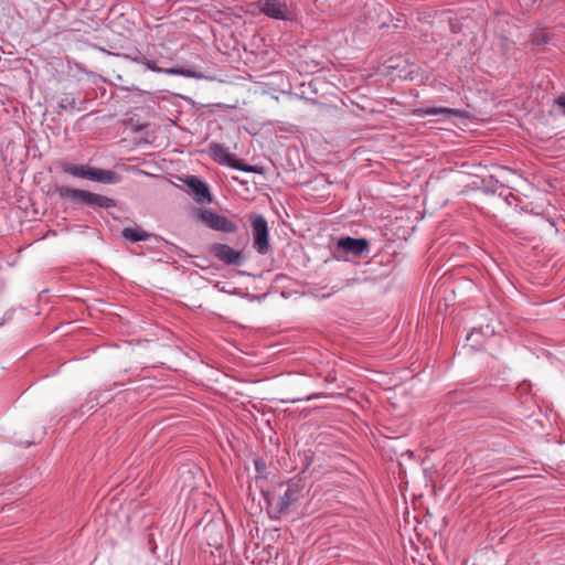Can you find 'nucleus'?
Here are the masks:
<instances>
[{
	"mask_svg": "<svg viewBox=\"0 0 565 565\" xmlns=\"http://www.w3.org/2000/svg\"><path fill=\"white\" fill-rule=\"evenodd\" d=\"M128 58H130L132 62H135L137 64H141V65H142V62H145V60H147V57L141 54H139L135 57L128 56Z\"/></svg>",
	"mask_w": 565,
	"mask_h": 565,
	"instance_id": "18",
	"label": "nucleus"
},
{
	"mask_svg": "<svg viewBox=\"0 0 565 565\" xmlns=\"http://www.w3.org/2000/svg\"><path fill=\"white\" fill-rule=\"evenodd\" d=\"M57 193L63 199H68L74 203L84 204L93 209H109L116 206L114 199L86 190L60 186L57 188Z\"/></svg>",
	"mask_w": 565,
	"mask_h": 565,
	"instance_id": "2",
	"label": "nucleus"
},
{
	"mask_svg": "<svg viewBox=\"0 0 565 565\" xmlns=\"http://www.w3.org/2000/svg\"><path fill=\"white\" fill-rule=\"evenodd\" d=\"M255 468L258 472H262L265 469V462L260 459L255 460Z\"/></svg>",
	"mask_w": 565,
	"mask_h": 565,
	"instance_id": "19",
	"label": "nucleus"
},
{
	"mask_svg": "<svg viewBox=\"0 0 565 565\" xmlns=\"http://www.w3.org/2000/svg\"><path fill=\"white\" fill-rule=\"evenodd\" d=\"M188 186V193L196 203H211L212 195L209 185L195 175H185L181 179Z\"/></svg>",
	"mask_w": 565,
	"mask_h": 565,
	"instance_id": "5",
	"label": "nucleus"
},
{
	"mask_svg": "<svg viewBox=\"0 0 565 565\" xmlns=\"http://www.w3.org/2000/svg\"><path fill=\"white\" fill-rule=\"evenodd\" d=\"M557 105L563 109V113L565 114V94L564 95H561L558 98H557Z\"/></svg>",
	"mask_w": 565,
	"mask_h": 565,
	"instance_id": "20",
	"label": "nucleus"
},
{
	"mask_svg": "<svg viewBox=\"0 0 565 565\" xmlns=\"http://www.w3.org/2000/svg\"><path fill=\"white\" fill-rule=\"evenodd\" d=\"M249 221L253 230L254 248L258 254L265 255L269 250L267 221L259 214H250Z\"/></svg>",
	"mask_w": 565,
	"mask_h": 565,
	"instance_id": "4",
	"label": "nucleus"
},
{
	"mask_svg": "<svg viewBox=\"0 0 565 565\" xmlns=\"http://www.w3.org/2000/svg\"><path fill=\"white\" fill-rule=\"evenodd\" d=\"M94 181L103 184H116L120 177L113 170L95 168Z\"/></svg>",
	"mask_w": 565,
	"mask_h": 565,
	"instance_id": "13",
	"label": "nucleus"
},
{
	"mask_svg": "<svg viewBox=\"0 0 565 565\" xmlns=\"http://www.w3.org/2000/svg\"><path fill=\"white\" fill-rule=\"evenodd\" d=\"M232 167L237 170L244 171V172H256L257 171L255 167L242 164L236 159L234 161V166H232Z\"/></svg>",
	"mask_w": 565,
	"mask_h": 565,
	"instance_id": "17",
	"label": "nucleus"
},
{
	"mask_svg": "<svg viewBox=\"0 0 565 565\" xmlns=\"http://www.w3.org/2000/svg\"><path fill=\"white\" fill-rule=\"evenodd\" d=\"M212 253L217 259L227 265H239L242 262V253L226 244H214Z\"/></svg>",
	"mask_w": 565,
	"mask_h": 565,
	"instance_id": "8",
	"label": "nucleus"
},
{
	"mask_svg": "<svg viewBox=\"0 0 565 565\" xmlns=\"http://www.w3.org/2000/svg\"><path fill=\"white\" fill-rule=\"evenodd\" d=\"M62 170L72 177L94 181L95 168L88 164L64 163Z\"/></svg>",
	"mask_w": 565,
	"mask_h": 565,
	"instance_id": "11",
	"label": "nucleus"
},
{
	"mask_svg": "<svg viewBox=\"0 0 565 565\" xmlns=\"http://www.w3.org/2000/svg\"><path fill=\"white\" fill-rule=\"evenodd\" d=\"M259 10L269 18L288 20L291 17L287 3L284 0H259Z\"/></svg>",
	"mask_w": 565,
	"mask_h": 565,
	"instance_id": "6",
	"label": "nucleus"
},
{
	"mask_svg": "<svg viewBox=\"0 0 565 565\" xmlns=\"http://www.w3.org/2000/svg\"><path fill=\"white\" fill-rule=\"evenodd\" d=\"M122 237L130 242L148 241L150 235L139 227H125L122 230Z\"/></svg>",
	"mask_w": 565,
	"mask_h": 565,
	"instance_id": "14",
	"label": "nucleus"
},
{
	"mask_svg": "<svg viewBox=\"0 0 565 565\" xmlns=\"http://www.w3.org/2000/svg\"><path fill=\"white\" fill-rule=\"evenodd\" d=\"M2 324V322H0V326Z\"/></svg>",
	"mask_w": 565,
	"mask_h": 565,
	"instance_id": "21",
	"label": "nucleus"
},
{
	"mask_svg": "<svg viewBox=\"0 0 565 565\" xmlns=\"http://www.w3.org/2000/svg\"><path fill=\"white\" fill-rule=\"evenodd\" d=\"M198 218L213 231L232 234L238 230L234 221L210 209L198 210Z\"/></svg>",
	"mask_w": 565,
	"mask_h": 565,
	"instance_id": "3",
	"label": "nucleus"
},
{
	"mask_svg": "<svg viewBox=\"0 0 565 565\" xmlns=\"http://www.w3.org/2000/svg\"><path fill=\"white\" fill-rule=\"evenodd\" d=\"M58 108L61 110H75L76 99L71 94H64L58 102Z\"/></svg>",
	"mask_w": 565,
	"mask_h": 565,
	"instance_id": "16",
	"label": "nucleus"
},
{
	"mask_svg": "<svg viewBox=\"0 0 565 565\" xmlns=\"http://www.w3.org/2000/svg\"><path fill=\"white\" fill-rule=\"evenodd\" d=\"M416 117L438 116V121L449 120L451 117H463L465 111L448 107H422L413 110Z\"/></svg>",
	"mask_w": 565,
	"mask_h": 565,
	"instance_id": "7",
	"label": "nucleus"
},
{
	"mask_svg": "<svg viewBox=\"0 0 565 565\" xmlns=\"http://www.w3.org/2000/svg\"><path fill=\"white\" fill-rule=\"evenodd\" d=\"M369 247L365 238L342 237L338 241V248L354 256L361 255Z\"/></svg>",
	"mask_w": 565,
	"mask_h": 565,
	"instance_id": "10",
	"label": "nucleus"
},
{
	"mask_svg": "<svg viewBox=\"0 0 565 565\" xmlns=\"http://www.w3.org/2000/svg\"><path fill=\"white\" fill-rule=\"evenodd\" d=\"M212 158L222 164L234 166L235 156L224 145L212 142L209 147Z\"/></svg>",
	"mask_w": 565,
	"mask_h": 565,
	"instance_id": "12",
	"label": "nucleus"
},
{
	"mask_svg": "<svg viewBox=\"0 0 565 565\" xmlns=\"http://www.w3.org/2000/svg\"><path fill=\"white\" fill-rule=\"evenodd\" d=\"M267 503V513L271 520H279L289 513L291 507L302 497L303 484L300 479L280 482L273 491L263 490Z\"/></svg>",
	"mask_w": 565,
	"mask_h": 565,
	"instance_id": "1",
	"label": "nucleus"
},
{
	"mask_svg": "<svg viewBox=\"0 0 565 565\" xmlns=\"http://www.w3.org/2000/svg\"><path fill=\"white\" fill-rule=\"evenodd\" d=\"M142 65H145L148 70L152 71V72H156V73H164V74H168V75H180V76H184V77H190V78H200L201 75L196 74L195 71L193 70H190V68H183V67H172V68H163V67H159L156 63V61H152V60H145V62H142Z\"/></svg>",
	"mask_w": 565,
	"mask_h": 565,
	"instance_id": "9",
	"label": "nucleus"
},
{
	"mask_svg": "<svg viewBox=\"0 0 565 565\" xmlns=\"http://www.w3.org/2000/svg\"><path fill=\"white\" fill-rule=\"evenodd\" d=\"M341 288L342 287H340V286H332V287L324 286L322 289H327L328 290L327 292H320L319 289L312 288L310 290V294L316 299H327V298L331 297L332 295H334L335 292L340 291Z\"/></svg>",
	"mask_w": 565,
	"mask_h": 565,
	"instance_id": "15",
	"label": "nucleus"
}]
</instances>
